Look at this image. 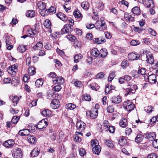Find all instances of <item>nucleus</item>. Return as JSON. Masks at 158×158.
I'll return each instance as SVG.
<instances>
[{
  "instance_id": "obj_55",
  "label": "nucleus",
  "mask_w": 158,
  "mask_h": 158,
  "mask_svg": "<svg viewBox=\"0 0 158 158\" xmlns=\"http://www.w3.org/2000/svg\"><path fill=\"white\" fill-rule=\"evenodd\" d=\"M79 154L81 156H84L86 152L85 150L82 148H81L79 150Z\"/></svg>"
},
{
  "instance_id": "obj_1",
  "label": "nucleus",
  "mask_w": 158,
  "mask_h": 158,
  "mask_svg": "<svg viewBox=\"0 0 158 158\" xmlns=\"http://www.w3.org/2000/svg\"><path fill=\"white\" fill-rule=\"evenodd\" d=\"M96 29L99 31H103L106 28L105 21L103 20H99L95 23Z\"/></svg>"
},
{
  "instance_id": "obj_58",
  "label": "nucleus",
  "mask_w": 158,
  "mask_h": 158,
  "mask_svg": "<svg viewBox=\"0 0 158 158\" xmlns=\"http://www.w3.org/2000/svg\"><path fill=\"white\" fill-rule=\"evenodd\" d=\"M10 68H11V69L13 71L14 73H15L17 71L18 69L16 64H15L14 65H12L11 66Z\"/></svg>"
},
{
  "instance_id": "obj_22",
  "label": "nucleus",
  "mask_w": 158,
  "mask_h": 158,
  "mask_svg": "<svg viewBox=\"0 0 158 158\" xmlns=\"http://www.w3.org/2000/svg\"><path fill=\"white\" fill-rule=\"evenodd\" d=\"M73 15L76 18L81 20L82 19L83 16L80 11L78 10H75L73 12Z\"/></svg>"
},
{
  "instance_id": "obj_19",
  "label": "nucleus",
  "mask_w": 158,
  "mask_h": 158,
  "mask_svg": "<svg viewBox=\"0 0 158 158\" xmlns=\"http://www.w3.org/2000/svg\"><path fill=\"white\" fill-rule=\"evenodd\" d=\"M127 86L130 87V88L132 89V93H135L136 90L138 89V86L136 85L133 84L131 82H129L128 83Z\"/></svg>"
},
{
  "instance_id": "obj_20",
  "label": "nucleus",
  "mask_w": 158,
  "mask_h": 158,
  "mask_svg": "<svg viewBox=\"0 0 158 158\" xmlns=\"http://www.w3.org/2000/svg\"><path fill=\"white\" fill-rule=\"evenodd\" d=\"M18 134L19 135L23 136L28 135L30 134V131L28 129H23L19 131Z\"/></svg>"
},
{
  "instance_id": "obj_28",
  "label": "nucleus",
  "mask_w": 158,
  "mask_h": 158,
  "mask_svg": "<svg viewBox=\"0 0 158 158\" xmlns=\"http://www.w3.org/2000/svg\"><path fill=\"white\" fill-rule=\"evenodd\" d=\"M26 46L23 45H19L17 48V50L20 52H24L26 49Z\"/></svg>"
},
{
  "instance_id": "obj_50",
  "label": "nucleus",
  "mask_w": 158,
  "mask_h": 158,
  "mask_svg": "<svg viewBox=\"0 0 158 158\" xmlns=\"http://www.w3.org/2000/svg\"><path fill=\"white\" fill-rule=\"evenodd\" d=\"M66 37L67 39H68L69 40H70L71 41H74L76 39L74 35H68L66 36Z\"/></svg>"
},
{
  "instance_id": "obj_63",
  "label": "nucleus",
  "mask_w": 158,
  "mask_h": 158,
  "mask_svg": "<svg viewBox=\"0 0 158 158\" xmlns=\"http://www.w3.org/2000/svg\"><path fill=\"white\" fill-rule=\"evenodd\" d=\"M61 88V86L59 85H57L54 87V90L56 92H58L60 91Z\"/></svg>"
},
{
  "instance_id": "obj_38",
  "label": "nucleus",
  "mask_w": 158,
  "mask_h": 158,
  "mask_svg": "<svg viewBox=\"0 0 158 158\" xmlns=\"http://www.w3.org/2000/svg\"><path fill=\"white\" fill-rule=\"evenodd\" d=\"M131 11L134 14L137 15H139L141 13L139 8L137 6H135L133 8Z\"/></svg>"
},
{
  "instance_id": "obj_64",
  "label": "nucleus",
  "mask_w": 158,
  "mask_h": 158,
  "mask_svg": "<svg viewBox=\"0 0 158 158\" xmlns=\"http://www.w3.org/2000/svg\"><path fill=\"white\" fill-rule=\"evenodd\" d=\"M44 48L47 50H50L52 48V45L49 43L46 44L44 45Z\"/></svg>"
},
{
  "instance_id": "obj_56",
  "label": "nucleus",
  "mask_w": 158,
  "mask_h": 158,
  "mask_svg": "<svg viewBox=\"0 0 158 158\" xmlns=\"http://www.w3.org/2000/svg\"><path fill=\"white\" fill-rule=\"evenodd\" d=\"M153 108L151 106H148L147 107V108H145L144 110L148 113H150L153 111L152 109Z\"/></svg>"
},
{
  "instance_id": "obj_12",
  "label": "nucleus",
  "mask_w": 158,
  "mask_h": 158,
  "mask_svg": "<svg viewBox=\"0 0 158 158\" xmlns=\"http://www.w3.org/2000/svg\"><path fill=\"white\" fill-rule=\"evenodd\" d=\"M10 99L12 102V105L15 106L19 100V98L16 95H11L10 97Z\"/></svg>"
},
{
  "instance_id": "obj_36",
  "label": "nucleus",
  "mask_w": 158,
  "mask_h": 158,
  "mask_svg": "<svg viewBox=\"0 0 158 158\" xmlns=\"http://www.w3.org/2000/svg\"><path fill=\"white\" fill-rule=\"evenodd\" d=\"M12 37L11 35H9L8 34H5L4 37L5 38L6 43V46L9 45L10 44V40Z\"/></svg>"
},
{
  "instance_id": "obj_61",
  "label": "nucleus",
  "mask_w": 158,
  "mask_h": 158,
  "mask_svg": "<svg viewBox=\"0 0 158 158\" xmlns=\"http://www.w3.org/2000/svg\"><path fill=\"white\" fill-rule=\"evenodd\" d=\"M152 145L155 148H158V139L153 140Z\"/></svg>"
},
{
  "instance_id": "obj_3",
  "label": "nucleus",
  "mask_w": 158,
  "mask_h": 158,
  "mask_svg": "<svg viewBox=\"0 0 158 158\" xmlns=\"http://www.w3.org/2000/svg\"><path fill=\"white\" fill-rule=\"evenodd\" d=\"M144 54H146L147 58L146 61L149 64H153L154 62V57L152 53L150 52L146 51L143 52Z\"/></svg>"
},
{
  "instance_id": "obj_40",
  "label": "nucleus",
  "mask_w": 158,
  "mask_h": 158,
  "mask_svg": "<svg viewBox=\"0 0 158 158\" xmlns=\"http://www.w3.org/2000/svg\"><path fill=\"white\" fill-rule=\"evenodd\" d=\"M95 42L99 44L103 43L106 41V40L102 37L95 38Z\"/></svg>"
},
{
  "instance_id": "obj_27",
  "label": "nucleus",
  "mask_w": 158,
  "mask_h": 158,
  "mask_svg": "<svg viewBox=\"0 0 158 158\" xmlns=\"http://www.w3.org/2000/svg\"><path fill=\"white\" fill-rule=\"evenodd\" d=\"M42 115L46 117H49L52 114L51 111L48 109H45L41 112Z\"/></svg>"
},
{
  "instance_id": "obj_41",
  "label": "nucleus",
  "mask_w": 158,
  "mask_h": 158,
  "mask_svg": "<svg viewBox=\"0 0 158 158\" xmlns=\"http://www.w3.org/2000/svg\"><path fill=\"white\" fill-rule=\"evenodd\" d=\"M76 107L75 105L73 103H69L67 104L65 106V108L70 110H73Z\"/></svg>"
},
{
  "instance_id": "obj_48",
  "label": "nucleus",
  "mask_w": 158,
  "mask_h": 158,
  "mask_svg": "<svg viewBox=\"0 0 158 158\" xmlns=\"http://www.w3.org/2000/svg\"><path fill=\"white\" fill-rule=\"evenodd\" d=\"M19 118H20L19 116H14L13 117V118L11 120L12 123L14 124H16L18 122Z\"/></svg>"
},
{
  "instance_id": "obj_10",
  "label": "nucleus",
  "mask_w": 158,
  "mask_h": 158,
  "mask_svg": "<svg viewBox=\"0 0 158 158\" xmlns=\"http://www.w3.org/2000/svg\"><path fill=\"white\" fill-rule=\"evenodd\" d=\"M143 5L147 8H152L154 6V4L152 0H145L143 2Z\"/></svg>"
},
{
  "instance_id": "obj_2",
  "label": "nucleus",
  "mask_w": 158,
  "mask_h": 158,
  "mask_svg": "<svg viewBox=\"0 0 158 158\" xmlns=\"http://www.w3.org/2000/svg\"><path fill=\"white\" fill-rule=\"evenodd\" d=\"M123 107L127 111L130 112L134 109L135 107V105L131 101L127 100L124 102L123 104Z\"/></svg>"
},
{
  "instance_id": "obj_29",
  "label": "nucleus",
  "mask_w": 158,
  "mask_h": 158,
  "mask_svg": "<svg viewBox=\"0 0 158 158\" xmlns=\"http://www.w3.org/2000/svg\"><path fill=\"white\" fill-rule=\"evenodd\" d=\"M35 12L33 10H30L27 11L26 13V16L28 17L31 18L35 15Z\"/></svg>"
},
{
  "instance_id": "obj_52",
  "label": "nucleus",
  "mask_w": 158,
  "mask_h": 158,
  "mask_svg": "<svg viewBox=\"0 0 158 158\" xmlns=\"http://www.w3.org/2000/svg\"><path fill=\"white\" fill-rule=\"evenodd\" d=\"M128 65V62L127 60H124L121 63L122 67L123 68H125Z\"/></svg>"
},
{
  "instance_id": "obj_15",
  "label": "nucleus",
  "mask_w": 158,
  "mask_h": 158,
  "mask_svg": "<svg viewBox=\"0 0 158 158\" xmlns=\"http://www.w3.org/2000/svg\"><path fill=\"white\" fill-rule=\"evenodd\" d=\"M134 15H131L129 14L125 13L124 18L125 19L127 22H132L134 20Z\"/></svg>"
},
{
  "instance_id": "obj_46",
  "label": "nucleus",
  "mask_w": 158,
  "mask_h": 158,
  "mask_svg": "<svg viewBox=\"0 0 158 158\" xmlns=\"http://www.w3.org/2000/svg\"><path fill=\"white\" fill-rule=\"evenodd\" d=\"M97 5V9L98 10H101L103 9L104 7V5L102 2L101 1H99Z\"/></svg>"
},
{
  "instance_id": "obj_35",
  "label": "nucleus",
  "mask_w": 158,
  "mask_h": 158,
  "mask_svg": "<svg viewBox=\"0 0 158 158\" xmlns=\"http://www.w3.org/2000/svg\"><path fill=\"white\" fill-rule=\"evenodd\" d=\"M106 49H102L100 51L99 55L102 57H105L107 56L108 52Z\"/></svg>"
},
{
  "instance_id": "obj_45",
  "label": "nucleus",
  "mask_w": 158,
  "mask_h": 158,
  "mask_svg": "<svg viewBox=\"0 0 158 158\" xmlns=\"http://www.w3.org/2000/svg\"><path fill=\"white\" fill-rule=\"evenodd\" d=\"M81 7L85 10H88L89 7V3L87 2H83L81 4Z\"/></svg>"
},
{
  "instance_id": "obj_6",
  "label": "nucleus",
  "mask_w": 158,
  "mask_h": 158,
  "mask_svg": "<svg viewBox=\"0 0 158 158\" xmlns=\"http://www.w3.org/2000/svg\"><path fill=\"white\" fill-rule=\"evenodd\" d=\"M144 78L148 79L149 82L152 84L155 83L156 81V76L155 74H152L148 76V75H145L144 76Z\"/></svg>"
},
{
  "instance_id": "obj_51",
  "label": "nucleus",
  "mask_w": 158,
  "mask_h": 158,
  "mask_svg": "<svg viewBox=\"0 0 158 158\" xmlns=\"http://www.w3.org/2000/svg\"><path fill=\"white\" fill-rule=\"evenodd\" d=\"M146 73L145 69L144 68H142L139 69L137 72V73L140 74L141 75H145Z\"/></svg>"
},
{
  "instance_id": "obj_5",
  "label": "nucleus",
  "mask_w": 158,
  "mask_h": 158,
  "mask_svg": "<svg viewBox=\"0 0 158 158\" xmlns=\"http://www.w3.org/2000/svg\"><path fill=\"white\" fill-rule=\"evenodd\" d=\"M48 124L47 119H43L38 122L37 126L39 129H43L46 128Z\"/></svg>"
},
{
  "instance_id": "obj_60",
  "label": "nucleus",
  "mask_w": 158,
  "mask_h": 158,
  "mask_svg": "<svg viewBox=\"0 0 158 158\" xmlns=\"http://www.w3.org/2000/svg\"><path fill=\"white\" fill-rule=\"evenodd\" d=\"M104 76V74L103 72H101L98 74L96 76V78H103Z\"/></svg>"
},
{
  "instance_id": "obj_18",
  "label": "nucleus",
  "mask_w": 158,
  "mask_h": 158,
  "mask_svg": "<svg viewBox=\"0 0 158 158\" xmlns=\"http://www.w3.org/2000/svg\"><path fill=\"white\" fill-rule=\"evenodd\" d=\"M89 113L91 118L94 119L97 117L98 114V111L97 109H95L90 111Z\"/></svg>"
},
{
  "instance_id": "obj_24",
  "label": "nucleus",
  "mask_w": 158,
  "mask_h": 158,
  "mask_svg": "<svg viewBox=\"0 0 158 158\" xmlns=\"http://www.w3.org/2000/svg\"><path fill=\"white\" fill-rule=\"evenodd\" d=\"M52 81L54 84L57 83L62 84L64 82V80L63 77H59L56 78V79L52 80Z\"/></svg>"
},
{
  "instance_id": "obj_11",
  "label": "nucleus",
  "mask_w": 158,
  "mask_h": 158,
  "mask_svg": "<svg viewBox=\"0 0 158 158\" xmlns=\"http://www.w3.org/2000/svg\"><path fill=\"white\" fill-rule=\"evenodd\" d=\"M139 55L137 53H131L128 55V57L129 60H134L139 59Z\"/></svg>"
},
{
  "instance_id": "obj_23",
  "label": "nucleus",
  "mask_w": 158,
  "mask_h": 158,
  "mask_svg": "<svg viewBox=\"0 0 158 158\" xmlns=\"http://www.w3.org/2000/svg\"><path fill=\"white\" fill-rule=\"evenodd\" d=\"M144 137V135H143L141 133L137 135L135 139V141L137 143H140L142 141Z\"/></svg>"
},
{
  "instance_id": "obj_54",
  "label": "nucleus",
  "mask_w": 158,
  "mask_h": 158,
  "mask_svg": "<svg viewBox=\"0 0 158 158\" xmlns=\"http://www.w3.org/2000/svg\"><path fill=\"white\" fill-rule=\"evenodd\" d=\"M92 89L97 91L99 89V86L98 84L95 83L93 84V85L90 86Z\"/></svg>"
},
{
  "instance_id": "obj_21",
  "label": "nucleus",
  "mask_w": 158,
  "mask_h": 158,
  "mask_svg": "<svg viewBox=\"0 0 158 158\" xmlns=\"http://www.w3.org/2000/svg\"><path fill=\"white\" fill-rule=\"evenodd\" d=\"M101 147L100 145L95 146L92 149L93 152L95 154L98 155L101 151Z\"/></svg>"
},
{
  "instance_id": "obj_34",
  "label": "nucleus",
  "mask_w": 158,
  "mask_h": 158,
  "mask_svg": "<svg viewBox=\"0 0 158 158\" xmlns=\"http://www.w3.org/2000/svg\"><path fill=\"white\" fill-rule=\"evenodd\" d=\"M100 51L99 52L96 48H94L91 51V54L94 56H98L99 55Z\"/></svg>"
},
{
  "instance_id": "obj_9",
  "label": "nucleus",
  "mask_w": 158,
  "mask_h": 158,
  "mask_svg": "<svg viewBox=\"0 0 158 158\" xmlns=\"http://www.w3.org/2000/svg\"><path fill=\"white\" fill-rule=\"evenodd\" d=\"M76 126L79 130L82 131L85 128L86 124L82 121H78L76 123Z\"/></svg>"
},
{
  "instance_id": "obj_8",
  "label": "nucleus",
  "mask_w": 158,
  "mask_h": 158,
  "mask_svg": "<svg viewBox=\"0 0 158 158\" xmlns=\"http://www.w3.org/2000/svg\"><path fill=\"white\" fill-rule=\"evenodd\" d=\"M144 137L148 139L149 141H153L156 138V135L154 132L146 133L144 135Z\"/></svg>"
},
{
  "instance_id": "obj_44",
  "label": "nucleus",
  "mask_w": 158,
  "mask_h": 158,
  "mask_svg": "<svg viewBox=\"0 0 158 158\" xmlns=\"http://www.w3.org/2000/svg\"><path fill=\"white\" fill-rule=\"evenodd\" d=\"M43 83V81L42 79H37L35 82V85L37 87L42 86Z\"/></svg>"
},
{
  "instance_id": "obj_33",
  "label": "nucleus",
  "mask_w": 158,
  "mask_h": 158,
  "mask_svg": "<svg viewBox=\"0 0 158 158\" xmlns=\"http://www.w3.org/2000/svg\"><path fill=\"white\" fill-rule=\"evenodd\" d=\"M27 139L28 142L31 143L35 144L36 143L35 138L32 135L28 136Z\"/></svg>"
},
{
  "instance_id": "obj_47",
  "label": "nucleus",
  "mask_w": 158,
  "mask_h": 158,
  "mask_svg": "<svg viewBox=\"0 0 158 158\" xmlns=\"http://www.w3.org/2000/svg\"><path fill=\"white\" fill-rule=\"evenodd\" d=\"M44 26L47 28H50L51 24L50 21L49 19L46 20L44 23Z\"/></svg>"
},
{
  "instance_id": "obj_57",
  "label": "nucleus",
  "mask_w": 158,
  "mask_h": 158,
  "mask_svg": "<svg viewBox=\"0 0 158 158\" xmlns=\"http://www.w3.org/2000/svg\"><path fill=\"white\" fill-rule=\"evenodd\" d=\"M148 30L152 35L154 36L156 35V32L154 31L152 29L149 28L148 29Z\"/></svg>"
},
{
  "instance_id": "obj_53",
  "label": "nucleus",
  "mask_w": 158,
  "mask_h": 158,
  "mask_svg": "<svg viewBox=\"0 0 158 158\" xmlns=\"http://www.w3.org/2000/svg\"><path fill=\"white\" fill-rule=\"evenodd\" d=\"M131 44L133 46H136L140 44V42L137 40H133L131 42Z\"/></svg>"
},
{
  "instance_id": "obj_17",
  "label": "nucleus",
  "mask_w": 158,
  "mask_h": 158,
  "mask_svg": "<svg viewBox=\"0 0 158 158\" xmlns=\"http://www.w3.org/2000/svg\"><path fill=\"white\" fill-rule=\"evenodd\" d=\"M56 16L63 21H66L67 20L68 18L66 15L62 12H59L56 15Z\"/></svg>"
},
{
  "instance_id": "obj_14",
  "label": "nucleus",
  "mask_w": 158,
  "mask_h": 158,
  "mask_svg": "<svg viewBox=\"0 0 158 158\" xmlns=\"http://www.w3.org/2000/svg\"><path fill=\"white\" fill-rule=\"evenodd\" d=\"M15 143V142L13 139H9L3 143V145L7 148H11Z\"/></svg>"
},
{
  "instance_id": "obj_43",
  "label": "nucleus",
  "mask_w": 158,
  "mask_h": 158,
  "mask_svg": "<svg viewBox=\"0 0 158 158\" xmlns=\"http://www.w3.org/2000/svg\"><path fill=\"white\" fill-rule=\"evenodd\" d=\"M35 68L33 67L29 68L28 69V73L30 75H33L36 73Z\"/></svg>"
},
{
  "instance_id": "obj_39",
  "label": "nucleus",
  "mask_w": 158,
  "mask_h": 158,
  "mask_svg": "<svg viewBox=\"0 0 158 158\" xmlns=\"http://www.w3.org/2000/svg\"><path fill=\"white\" fill-rule=\"evenodd\" d=\"M43 44L42 42H39L33 47V48L35 50H40L43 47Z\"/></svg>"
},
{
  "instance_id": "obj_4",
  "label": "nucleus",
  "mask_w": 158,
  "mask_h": 158,
  "mask_svg": "<svg viewBox=\"0 0 158 158\" xmlns=\"http://www.w3.org/2000/svg\"><path fill=\"white\" fill-rule=\"evenodd\" d=\"M73 25L70 24H67L64 25L61 29L62 34L69 33L73 30Z\"/></svg>"
},
{
  "instance_id": "obj_7",
  "label": "nucleus",
  "mask_w": 158,
  "mask_h": 158,
  "mask_svg": "<svg viewBox=\"0 0 158 158\" xmlns=\"http://www.w3.org/2000/svg\"><path fill=\"white\" fill-rule=\"evenodd\" d=\"M12 156L14 158H22L23 156L21 149L18 148H16L15 149V151Z\"/></svg>"
},
{
  "instance_id": "obj_30",
  "label": "nucleus",
  "mask_w": 158,
  "mask_h": 158,
  "mask_svg": "<svg viewBox=\"0 0 158 158\" xmlns=\"http://www.w3.org/2000/svg\"><path fill=\"white\" fill-rule=\"evenodd\" d=\"M120 126L123 128L125 127L127 124V122L126 119L124 118H122L119 122Z\"/></svg>"
},
{
  "instance_id": "obj_26",
  "label": "nucleus",
  "mask_w": 158,
  "mask_h": 158,
  "mask_svg": "<svg viewBox=\"0 0 158 158\" xmlns=\"http://www.w3.org/2000/svg\"><path fill=\"white\" fill-rule=\"evenodd\" d=\"M40 153V151L37 148H34L31 153V156L32 157H35L38 156Z\"/></svg>"
},
{
  "instance_id": "obj_25",
  "label": "nucleus",
  "mask_w": 158,
  "mask_h": 158,
  "mask_svg": "<svg viewBox=\"0 0 158 158\" xmlns=\"http://www.w3.org/2000/svg\"><path fill=\"white\" fill-rule=\"evenodd\" d=\"M37 33V31L36 30L31 29L27 31V34L29 35L30 37H33Z\"/></svg>"
},
{
  "instance_id": "obj_32",
  "label": "nucleus",
  "mask_w": 158,
  "mask_h": 158,
  "mask_svg": "<svg viewBox=\"0 0 158 158\" xmlns=\"http://www.w3.org/2000/svg\"><path fill=\"white\" fill-rule=\"evenodd\" d=\"M105 144L108 147L110 148H113L114 146V142L110 139H106Z\"/></svg>"
},
{
  "instance_id": "obj_59",
  "label": "nucleus",
  "mask_w": 158,
  "mask_h": 158,
  "mask_svg": "<svg viewBox=\"0 0 158 158\" xmlns=\"http://www.w3.org/2000/svg\"><path fill=\"white\" fill-rule=\"evenodd\" d=\"M157 154L154 153L149 154L147 156V158H157Z\"/></svg>"
},
{
  "instance_id": "obj_62",
  "label": "nucleus",
  "mask_w": 158,
  "mask_h": 158,
  "mask_svg": "<svg viewBox=\"0 0 158 158\" xmlns=\"http://www.w3.org/2000/svg\"><path fill=\"white\" fill-rule=\"evenodd\" d=\"M49 13H55L56 12V8L54 6H51L48 9Z\"/></svg>"
},
{
  "instance_id": "obj_37",
  "label": "nucleus",
  "mask_w": 158,
  "mask_h": 158,
  "mask_svg": "<svg viewBox=\"0 0 158 158\" xmlns=\"http://www.w3.org/2000/svg\"><path fill=\"white\" fill-rule=\"evenodd\" d=\"M82 58L83 56L81 54H77L74 56V61L75 63H77Z\"/></svg>"
},
{
  "instance_id": "obj_13",
  "label": "nucleus",
  "mask_w": 158,
  "mask_h": 158,
  "mask_svg": "<svg viewBox=\"0 0 158 158\" xmlns=\"http://www.w3.org/2000/svg\"><path fill=\"white\" fill-rule=\"evenodd\" d=\"M111 101L113 103L118 104L122 101L121 98L119 95H118L116 97L114 96L112 97Z\"/></svg>"
},
{
  "instance_id": "obj_49",
  "label": "nucleus",
  "mask_w": 158,
  "mask_h": 158,
  "mask_svg": "<svg viewBox=\"0 0 158 158\" xmlns=\"http://www.w3.org/2000/svg\"><path fill=\"white\" fill-rule=\"evenodd\" d=\"M74 141L75 142H80L81 141V139L77 134L75 135L74 136Z\"/></svg>"
},
{
  "instance_id": "obj_31",
  "label": "nucleus",
  "mask_w": 158,
  "mask_h": 158,
  "mask_svg": "<svg viewBox=\"0 0 158 158\" xmlns=\"http://www.w3.org/2000/svg\"><path fill=\"white\" fill-rule=\"evenodd\" d=\"M38 8L40 10H45L46 7V4L45 3L42 2H40L37 4Z\"/></svg>"
},
{
  "instance_id": "obj_42",
  "label": "nucleus",
  "mask_w": 158,
  "mask_h": 158,
  "mask_svg": "<svg viewBox=\"0 0 158 158\" xmlns=\"http://www.w3.org/2000/svg\"><path fill=\"white\" fill-rule=\"evenodd\" d=\"M119 143L121 146H124L127 143V140L124 137H122L119 141Z\"/></svg>"
},
{
  "instance_id": "obj_16",
  "label": "nucleus",
  "mask_w": 158,
  "mask_h": 158,
  "mask_svg": "<svg viewBox=\"0 0 158 158\" xmlns=\"http://www.w3.org/2000/svg\"><path fill=\"white\" fill-rule=\"evenodd\" d=\"M59 100L55 99L52 100L51 103V106L53 109H56L59 106Z\"/></svg>"
}]
</instances>
